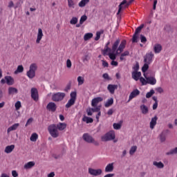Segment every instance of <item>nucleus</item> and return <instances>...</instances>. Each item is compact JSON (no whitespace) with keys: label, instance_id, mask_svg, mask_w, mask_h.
I'll return each instance as SVG.
<instances>
[{"label":"nucleus","instance_id":"obj_20","mask_svg":"<svg viewBox=\"0 0 177 177\" xmlns=\"http://www.w3.org/2000/svg\"><path fill=\"white\" fill-rule=\"evenodd\" d=\"M114 171V163H109L105 167V172H113Z\"/></svg>","mask_w":177,"mask_h":177},{"label":"nucleus","instance_id":"obj_61","mask_svg":"<svg viewBox=\"0 0 177 177\" xmlns=\"http://www.w3.org/2000/svg\"><path fill=\"white\" fill-rule=\"evenodd\" d=\"M8 8L10 9L12 8H15V3H13L12 1H10L9 3H8Z\"/></svg>","mask_w":177,"mask_h":177},{"label":"nucleus","instance_id":"obj_23","mask_svg":"<svg viewBox=\"0 0 177 177\" xmlns=\"http://www.w3.org/2000/svg\"><path fill=\"white\" fill-rule=\"evenodd\" d=\"M19 125L20 124L19 123L14 124L12 126L10 127L7 129V133H9L10 132H12V131H16V129H17V128H19Z\"/></svg>","mask_w":177,"mask_h":177},{"label":"nucleus","instance_id":"obj_5","mask_svg":"<svg viewBox=\"0 0 177 177\" xmlns=\"http://www.w3.org/2000/svg\"><path fill=\"white\" fill-rule=\"evenodd\" d=\"M114 139H115V133L114 131H109L101 137L102 142H109V140H114Z\"/></svg>","mask_w":177,"mask_h":177},{"label":"nucleus","instance_id":"obj_40","mask_svg":"<svg viewBox=\"0 0 177 177\" xmlns=\"http://www.w3.org/2000/svg\"><path fill=\"white\" fill-rule=\"evenodd\" d=\"M119 55V54H117V53H109V59H111V60H115V59H117V55Z\"/></svg>","mask_w":177,"mask_h":177},{"label":"nucleus","instance_id":"obj_9","mask_svg":"<svg viewBox=\"0 0 177 177\" xmlns=\"http://www.w3.org/2000/svg\"><path fill=\"white\" fill-rule=\"evenodd\" d=\"M30 96L35 102H38V100H39V95L38 94V89H37V88H31Z\"/></svg>","mask_w":177,"mask_h":177},{"label":"nucleus","instance_id":"obj_29","mask_svg":"<svg viewBox=\"0 0 177 177\" xmlns=\"http://www.w3.org/2000/svg\"><path fill=\"white\" fill-rule=\"evenodd\" d=\"M74 104H75V101L74 100L70 99L65 105V107L66 109H70V107H71V106H74Z\"/></svg>","mask_w":177,"mask_h":177},{"label":"nucleus","instance_id":"obj_37","mask_svg":"<svg viewBox=\"0 0 177 177\" xmlns=\"http://www.w3.org/2000/svg\"><path fill=\"white\" fill-rule=\"evenodd\" d=\"M93 37V33H86L84 36V41H88V39H91V38Z\"/></svg>","mask_w":177,"mask_h":177},{"label":"nucleus","instance_id":"obj_39","mask_svg":"<svg viewBox=\"0 0 177 177\" xmlns=\"http://www.w3.org/2000/svg\"><path fill=\"white\" fill-rule=\"evenodd\" d=\"M68 8L74 9L75 8V3H74V0H68Z\"/></svg>","mask_w":177,"mask_h":177},{"label":"nucleus","instance_id":"obj_42","mask_svg":"<svg viewBox=\"0 0 177 177\" xmlns=\"http://www.w3.org/2000/svg\"><path fill=\"white\" fill-rule=\"evenodd\" d=\"M143 27H145V26L143 24H142L140 26H138L136 29V31H135L134 34H137L138 35H139V32H140L142 31V29L143 28Z\"/></svg>","mask_w":177,"mask_h":177},{"label":"nucleus","instance_id":"obj_62","mask_svg":"<svg viewBox=\"0 0 177 177\" xmlns=\"http://www.w3.org/2000/svg\"><path fill=\"white\" fill-rule=\"evenodd\" d=\"M12 176L13 177H17L19 176V174H17V171H16L15 170L12 171Z\"/></svg>","mask_w":177,"mask_h":177},{"label":"nucleus","instance_id":"obj_51","mask_svg":"<svg viewBox=\"0 0 177 177\" xmlns=\"http://www.w3.org/2000/svg\"><path fill=\"white\" fill-rule=\"evenodd\" d=\"M140 81L142 85H147V80L145 79L143 77H140Z\"/></svg>","mask_w":177,"mask_h":177},{"label":"nucleus","instance_id":"obj_14","mask_svg":"<svg viewBox=\"0 0 177 177\" xmlns=\"http://www.w3.org/2000/svg\"><path fill=\"white\" fill-rule=\"evenodd\" d=\"M118 86L117 84H109L107 86V89L111 95H114V92H115V89H118Z\"/></svg>","mask_w":177,"mask_h":177},{"label":"nucleus","instance_id":"obj_47","mask_svg":"<svg viewBox=\"0 0 177 177\" xmlns=\"http://www.w3.org/2000/svg\"><path fill=\"white\" fill-rule=\"evenodd\" d=\"M153 93H155L154 90H151L149 92L147 93L146 94L147 99H149V97H151Z\"/></svg>","mask_w":177,"mask_h":177},{"label":"nucleus","instance_id":"obj_60","mask_svg":"<svg viewBox=\"0 0 177 177\" xmlns=\"http://www.w3.org/2000/svg\"><path fill=\"white\" fill-rule=\"evenodd\" d=\"M32 121H34V119H32V118H29L28 120H27V122L26 124V127H28V125H30V124H31L32 122Z\"/></svg>","mask_w":177,"mask_h":177},{"label":"nucleus","instance_id":"obj_57","mask_svg":"<svg viewBox=\"0 0 177 177\" xmlns=\"http://www.w3.org/2000/svg\"><path fill=\"white\" fill-rule=\"evenodd\" d=\"M160 142H165V134H164V133H162L160 135Z\"/></svg>","mask_w":177,"mask_h":177},{"label":"nucleus","instance_id":"obj_22","mask_svg":"<svg viewBox=\"0 0 177 177\" xmlns=\"http://www.w3.org/2000/svg\"><path fill=\"white\" fill-rule=\"evenodd\" d=\"M57 128L58 129V131H64L66 128H67V124L66 123H62L59 122L57 124H56Z\"/></svg>","mask_w":177,"mask_h":177},{"label":"nucleus","instance_id":"obj_50","mask_svg":"<svg viewBox=\"0 0 177 177\" xmlns=\"http://www.w3.org/2000/svg\"><path fill=\"white\" fill-rule=\"evenodd\" d=\"M77 23H78V18L77 17H73L70 21L71 24H77Z\"/></svg>","mask_w":177,"mask_h":177},{"label":"nucleus","instance_id":"obj_15","mask_svg":"<svg viewBox=\"0 0 177 177\" xmlns=\"http://www.w3.org/2000/svg\"><path fill=\"white\" fill-rule=\"evenodd\" d=\"M44 37V32H42V29L39 28L38 29L37 32V37L36 39V44H39L41 42V39H42V37Z\"/></svg>","mask_w":177,"mask_h":177},{"label":"nucleus","instance_id":"obj_34","mask_svg":"<svg viewBox=\"0 0 177 177\" xmlns=\"http://www.w3.org/2000/svg\"><path fill=\"white\" fill-rule=\"evenodd\" d=\"M136 150H138V147L137 146L131 147L130 150H129L130 156H133V154H135V153H136Z\"/></svg>","mask_w":177,"mask_h":177},{"label":"nucleus","instance_id":"obj_2","mask_svg":"<svg viewBox=\"0 0 177 177\" xmlns=\"http://www.w3.org/2000/svg\"><path fill=\"white\" fill-rule=\"evenodd\" d=\"M48 131L52 138H59V135H60L59 133V129H57L56 124H50L48 127Z\"/></svg>","mask_w":177,"mask_h":177},{"label":"nucleus","instance_id":"obj_12","mask_svg":"<svg viewBox=\"0 0 177 177\" xmlns=\"http://www.w3.org/2000/svg\"><path fill=\"white\" fill-rule=\"evenodd\" d=\"M139 95H140V91L138 90V88H136L130 93L129 97V102H131L132 99L136 97V96H139Z\"/></svg>","mask_w":177,"mask_h":177},{"label":"nucleus","instance_id":"obj_4","mask_svg":"<svg viewBox=\"0 0 177 177\" xmlns=\"http://www.w3.org/2000/svg\"><path fill=\"white\" fill-rule=\"evenodd\" d=\"M83 140L86 142L87 143H93L95 146H99V142L95 140V138L92 137V136L89 135L88 133H85L82 136Z\"/></svg>","mask_w":177,"mask_h":177},{"label":"nucleus","instance_id":"obj_7","mask_svg":"<svg viewBox=\"0 0 177 177\" xmlns=\"http://www.w3.org/2000/svg\"><path fill=\"white\" fill-rule=\"evenodd\" d=\"M1 84L3 85L7 84L9 86L14 85L15 79L12 76H5L4 78L1 79Z\"/></svg>","mask_w":177,"mask_h":177},{"label":"nucleus","instance_id":"obj_38","mask_svg":"<svg viewBox=\"0 0 177 177\" xmlns=\"http://www.w3.org/2000/svg\"><path fill=\"white\" fill-rule=\"evenodd\" d=\"M31 142H37V139H38V134L37 133H34L30 136Z\"/></svg>","mask_w":177,"mask_h":177},{"label":"nucleus","instance_id":"obj_28","mask_svg":"<svg viewBox=\"0 0 177 177\" xmlns=\"http://www.w3.org/2000/svg\"><path fill=\"white\" fill-rule=\"evenodd\" d=\"M89 0H82L79 3H78V6L80 8H85V6H86V5H88V3L89 2Z\"/></svg>","mask_w":177,"mask_h":177},{"label":"nucleus","instance_id":"obj_10","mask_svg":"<svg viewBox=\"0 0 177 177\" xmlns=\"http://www.w3.org/2000/svg\"><path fill=\"white\" fill-rule=\"evenodd\" d=\"M102 169H95L92 168H88V174L92 175L93 176H99V175H102Z\"/></svg>","mask_w":177,"mask_h":177},{"label":"nucleus","instance_id":"obj_19","mask_svg":"<svg viewBox=\"0 0 177 177\" xmlns=\"http://www.w3.org/2000/svg\"><path fill=\"white\" fill-rule=\"evenodd\" d=\"M13 150H15V145H8L7 147H6L4 151L7 154H9V153H12L13 151Z\"/></svg>","mask_w":177,"mask_h":177},{"label":"nucleus","instance_id":"obj_48","mask_svg":"<svg viewBox=\"0 0 177 177\" xmlns=\"http://www.w3.org/2000/svg\"><path fill=\"white\" fill-rule=\"evenodd\" d=\"M15 107L16 110H20L21 108V102L20 101H17L15 104Z\"/></svg>","mask_w":177,"mask_h":177},{"label":"nucleus","instance_id":"obj_36","mask_svg":"<svg viewBox=\"0 0 177 177\" xmlns=\"http://www.w3.org/2000/svg\"><path fill=\"white\" fill-rule=\"evenodd\" d=\"M172 154H177V147L172 149L166 153V156H172Z\"/></svg>","mask_w":177,"mask_h":177},{"label":"nucleus","instance_id":"obj_3","mask_svg":"<svg viewBox=\"0 0 177 177\" xmlns=\"http://www.w3.org/2000/svg\"><path fill=\"white\" fill-rule=\"evenodd\" d=\"M38 68V66H37V64L33 63L30 64L29 71L26 73V75L28 78L30 80H32L35 77V72L37 71Z\"/></svg>","mask_w":177,"mask_h":177},{"label":"nucleus","instance_id":"obj_43","mask_svg":"<svg viewBox=\"0 0 177 177\" xmlns=\"http://www.w3.org/2000/svg\"><path fill=\"white\" fill-rule=\"evenodd\" d=\"M71 100H77V92L73 91L71 93Z\"/></svg>","mask_w":177,"mask_h":177},{"label":"nucleus","instance_id":"obj_59","mask_svg":"<svg viewBox=\"0 0 177 177\" xmlns=\"http://www.w3.org/2000/svg\"><path fill=\"white\" fill-rule=\"evenodd\" d=\"M133 70L134 71V72L138 71V70H139V64L138 63L136 64V65L133 66Z\"/></svg>","mask_w":177,"mask_h":177},{"label":"nucleus","instance_id":"obj_8","mask_svg":"<svg viewBox=\"0 0 177 177\" xmlns=\"http://www.w3.org/2000/svg\"><path fill=\"white\" fill-rule=\"evenodd\" d=\"M153 59H154V53H153V52H149L144 56V63L151 64V63H153Z\"/></svg>","mask_w":177,"mask_h":177},{"label":"nucleus","instance_id":"obj_26","mask_svg":"<svg viewBox=\"0 0 177 177\" xmlns=\"http://www.w3.org/2000/svg\"><path fill=\"white\" fill-rule=\"evenodd\" d=\"M82 121L84 122H86V124H92V122H93V119L88 116H84L82 118Z\"/></svg>","mask_w":177,"mask_h":177},{"label":"nucleus","instance_id":"obj_1","mask_svg":"<svg viewBox=\"0 0 177 177\" xmlns=\"http://www.w3.org/2000/svg\"><path fill=\"white\" fill-rule=\"evenodd\" d=\"M127 46V40H122V41L120 39H118L112 45V52L113 53L116 52V55H120L124 52L125 46Z\"/></svg>","mask_w":177,"mask_h":177},{"label":"nucleus","instance_id":"obj_54","mask_svg":"<svg viewBox=\"0 0 177 177\" xmlns=\"http://www.w3.org/2000/svg\"><path fill=\"white\" fill-rule=\"evenodd\" d=\"M71 66H73V64L71 63V60L70 59H67L66 61L67 68H71Z\"/></svg>","mask_w":177,"mask_h":177},{"label":"nucleus","instance_id":"obj_24","mask_svg":"<svg viewBox=\"0 0 177 177\" xmlns=\"http://www.w3.org/2000/svg\"><path fill=\"white\" fill-rule=\"evenodd\" d=\"M153 165H154L155 167H156V168H158L159 169L164 168V163H162V162L154 161L153 162Z\"/></svg>","mask_w":177,"mask_h":177},{"label":"nucleus","instance_id":"obj_32","mask_svg":"<svg viewBox=\"0 0 177 177\" xmlns=\"http://www.w3.org/2000/svg\"><path fill=\"white\" fill-rule=\"evenodd\" d=\"M114 103V99L110 98L107 100L106 103L104 104L105 107H110Z\"/></svg>","mask_w":177,"mask_h":177},{"label":"nucleus","instance_id":"obj_53","mask_svg":"<svg viewBox=\"0 0 177 177\" xmlns=\"http://www.w3.org/2000/svg\"><path fill=\"white\" fill-rule=\"evenodd\" d=\"M113 126L115 129H117V130L121 129V124L120 123H114Z\"/></svg>","mask_w":177,"mask_h":177},{"label":"nucleus","instance_id":"obj_55","mask_svg":"<svg viewBox=\"0 0 177 177\" xmlns=\"http://www.w3.org/2000/svg\"><path fill=\"white\" fill-rule=\"evenodd\" d=\"M140 41L142 44H146V42H147V39H146V37L141 35H140Z\"/></svg>","mask_w":177,"mask_h":177},{"label":"nucleus","instance_id":"obj_58","mask_svg":"<svg viewBox=\"0 0 177 177\" xmlns=\"http://www.w3.org/2000/svg\"><path fill=\"white\" fill-rule=\"evenodd\" d=\"M102 77L104 80H107L108 81H110L111 80L110 76H109V73H104Z\"/></svg>","mask_w":177,"mask_h":177},{"label":"nucleus","instance_id":"obj_46","mask_svg":"<svg viewBox=\"0 0 177 177\" xmlns=\"http://www.w3.org/2000/svg\"><path fill=\"white\" fill-rule=\"evenodd\" d=\"M85 80L84 79V77L79 76L77 77V82H78V85H82V84H84Z\"/></svg>","mask_w":177,"mask_h":177},{"label":"nucleus","instance_id":"obj_6","mask_svg":"<svg viewBox=\"0 0 177 177\" xmlns=\"http://www.w3.org/2000/svg\"><path fill=\"white\" fill-rule=\"evenodd\" d=\"M66 97V93H55L52 96V100L53 102H62L63 99Z\"/></svg>","mask_w":177,"mask_h":177},{"label":"nucleus","instance_id":"obj_52","mask_svg":"<svg viewBox=\"0 0 177 177\" xmlns=\"http://www.w3.org/2000/svg\"><path fill=\"white\" fill-rule=\"evenodd\" d=\"M111 48H109V46H105L104 49L103 50V55H107V52H110Z\"/></svg>","mask_w":177,"mask_h":177},{"label":"nucleus","instance_id":"obj_18","mask_svg":"<svg viewBox=\"0 0 177 177\" xmlns=\"http://www.w3.org/2000/svg\"><path fill=\"white\" fill-rule=\"evenodd\" d=\"M157 120H158V118H157V116H154L151 118V120L150 122L151 129H154V127H156V125H157Z\"/></svg>","mask_w":177,"mask_h":177},{"label":"nucleus","instance_id":"obj_64","mask_svg":"<svg viewBox=\"0 0 177 177\" xmlns=\"http://www.w3.org/2000/svg\"><path fill=\"white\" fill-rule=\"evenodd\" d=\"M103 67H109V63L106 61L102 60Z\"/></svg>","mask_w":177,"mask_h":177},{"label":"nucleus","instance_id":"obj_16","mask_svg":"<svg viewBox=\"0 0 177 177\" xmlns=\"http://www.w3.org/2000/svg\"><path fill=\"white\" fill-rule=\"evenodd\" d=\"M147 84H149L150 85H156L157 84V80L155 79L154 77H146Z\"/></svg>","mask_w":177,"mask_h":177},{"label":"nucleus","instance_id":"obj_11","mask_svg":"<svg viewBox=\"0 0 177 177\" xmlns=\"http://www.w3.org/2000/svg\"><path fill=\"white\" fill-rule=\"evenodd\" d=\"M100 102H103V97H97L93 98L91 101L92 107H97V104H99V103H100Z\"/></svg>","mask_w":177,"mask_h":177},{"label":"nucleus","instance_id":"obj_63","mask_svg":"<svg viewBox=\"0 0 177 177\" xmlns=\"http://www.w3.org/2000/svg\"><path fill=\"white\" fill-rule=\"evenodd\" d=\"M86 113L87 115H92V113H93V111H92V109H89L86 110Z\"/></svg>","mask_w":177,"mask_h":177},{"label":"nucleus","instance_id":"obj_44","mask_svg":"<svg viewBox=\"0 0 177 177\" xmlns=\"http://www.w3.org/2000/svg\"><path fill=\"white\" fill-rule=\"evenodd\" d=\"M128 3H127V0H123L122 2L120 3V5H119V10L118 12V14L120 13V12H121L122 9V5H125V6H127V4Z\"/></svg>","mask_w":177,"mask_h":177},{"label":"nucleus","instance_id":"obj_13","mask_svg":"<svg viewBox=\"0 0 177 177\" xmlns=\"http://www.w3.org/2000/svg\"><path fill=\"white\" fill-rule=\"evenodd\" d=\"M46 109L47 110H49V111L55 112L56 111V109H57V106H56V104H55V102H49L47 104Z\"/></svg>","mask_w":177,"mask_h":177},{"label":"nucleus","instance_id":"obj_17","mask_svg":"<svg viewBox=\"0 0 177 177\" xmlns=\"http://www.w3.org/2000/svg\"><path fill=\"white\" fill-rule=\"evenodd\" d=\"M133 80L135 81H139L140 79V76L142 75V73L140 72H132L131 73Z\"/></svg>","mask_w":177,"mask_h":177},{"label":"nucleus","instance_id":"obj_27","mask_svg":"<svg viewBox=\"0 0 177 177\" xmlns=\"http://www.w3.org/2000/svg\"><path fill=\"white\" fill-rule=\"evenodd\" d=\"M162 49V46H161V44H156L153 48L155 53H160Z\"/></svg>","mask_w":177,"mask_h":177},{"label":"nucleus","instance_id":"obj_30","mask_svg":"<svg viewBox=\"0 0 177 177\" xmlns=\"http://www.w3.org/2000/svg\"><path fill=\"white\" fill-rule=\"evenodd\" d=\"M17 88L15 87H10L8 88V95H15V93H17Z\"/></svg>","mask_w":177,"mask_h":177},{"label":"nucleus","instance_id":"obj_21","mask_svg":"<svg viewBox=\"0 0 177 177\" xmlns=\"http://www.w3.org/2000/svg\"><path fill=\"white\" fill-rule=\"evenodd\" d=\"M127 56H129V50H125L124 52L120 54V62H122L124 60H127Z\"/></svg>","mask_w":177,"mask_h":177},{"label":"nucleus","instance_id":"obj_41","mask_svg":"<svg viewBox=\"0 0 177 177\" xmlns=\"http://www.w3.org/2000/svg\"><path fill=\"white\" fill-rule=\"evenodd\" d=\"M149 64H147V63L145 62V64L142 67V73H146V71H147V70H149Z\"/></svg>","mask_w":177,"mask_h":177},{"label":"nucleus","instance_id":"obj_49","mask_svg":"<svg viewBox=\"0 0 177 177\" xmlns=\"http://www.w3.org/2000/svg\"><path fill=\"white\" fill-rule=\"evenodd\" d=\"M139 37V35H137L136 33H134L132 38V42L136 43L138 42V38Z\"/></svg>","mask_w":177,"mask_h":177},{"label":"nucleus","instance_id":"obj_31","mask_svg":"<svg viewBox=\"0 0 177 177\" xmlns=\"http://www.w3.org/2000/svg\"><path fill=\"white\" fill-rule=\"evenodd\" d=\"M140 110L142 114H147V113H149V108H147L145 104L140 106Z\"/></svg>","mask_w":177,"mask_h":177},{"label":"nucleus","instance_id":"obj_45","mask_svg":"<svg viewBox=\"0 0 177 177\" xmlns=\"http://www.w3.org/2000/svg\"><path fill=\"white\" fill-rule=\"evenodd\" d=\"M88 17H86V15L82 16L80 20V24H84V22L86 21Z\"/></svg>","mask_w":177,"mask_h":177},{"label":"nucleus","instance_id":"obj_35","mask_svg":"<svg viewBox=\"0 0 177 177\" xmlns=\"http://www.w3.org/2000/svg\"><path fill=\"white\" fill-rule=\"evenodd\" d=\"M23 71H24L23 65H19L17 68V70L15 71V74H18V73H23Z\"/></svg>","mask_w":177,"mask_h":177},{"label":"nucleus","instance_id":"obj_25","mask_svg":"<svg viewBox=\"0 0 177 177\" xmlns=\"http://www.w3.org/2000/svg\"><path fill=\"white\" fill-rule=\"evenodd\" d=\"M35 165V162L30 161L27 162L26 164H25L24 165V169H30L31 168H32V167H34Z\"/></svg>","mask_w":177,"mask_h":177},{"label":"nucleus","instance_id":"obj_56","mask_svg":"<svg viewBox=\"0 0 177 177\" xmlns=\"http://www.w3.org/2000/svg\"><path fill=\"white\" fill-rule=\"evenodd\" d=\"M95 108H92L91 110L93 113H99L100 112V107L99 106H95Z\"/></svg>","mask_w":177,"mask_h":177},{"label":"nucleus","instance_id":"obj_33","mask_svg":"<svg viewBox=\"0 0 177 177\" xmlns=\"http://www.w3.org/2000/svg\"><path fill=\"white\" fill-rule=\"evenodd\" d=\"M104 30H103L97 31L96 32V37H95V41H99L100 39L101 34H104Z\"/></svg>","mask_w":177,"mask_h":177}]
</instances>
